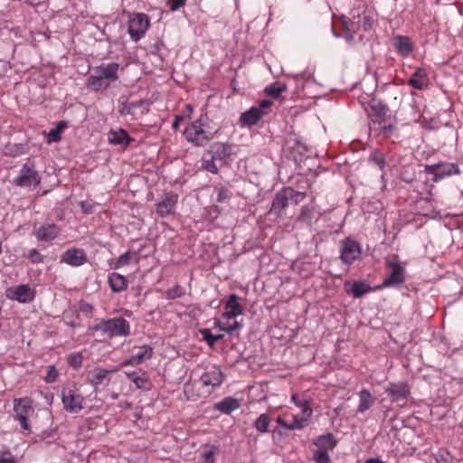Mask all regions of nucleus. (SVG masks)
Masks as SVG:
<instances>
[{
  "mask_svg": "<svg viewBox=\"0 0 463 463\" xmlns=\"http://www.w3.org/2000/svg\"><path fill=\"white\" fill-rule=\"evenodd\" d=\"M93 329L103 332L109 337L127 336L130 333L129 323L123 317L101 320Z\"/></svg>",
  "mask_w": 463,
  "mask_h": 463,
  "instance_id": "obj_1",
  "label": "nucleus"
},
{
  "mask_svg": "<svg viewBox=\"0 0 463 463\" xmlns=\"http://www.w3.org/2000/svg\"><path fill=\"white\" fill-rule=\"evenodd\" d=\"M207 119L206 116H202L185 128L184 136L189 142L195 146H204L213 138V133L203 128Z\"/></svg>",
  "mask_w": 463,
  "mask_h": 463,
  "instance_id": "obj_2",
  "label": "nucleus"
},
{
  "mask_svg": "<svg viewBox=\"0 0 463 463\" xmlns=\"http://www.w3.org/2000/svg\"><path fill=\"white\" fill-rule=\"evenodd\" d=\"M149 26V20L147 15L144 14H137L130 18L128 23V33L132 40L138 41L146 33Z\"/></svg>",
  "mask_w": 463,
  "mask_h": 463,
  "instance_id": "obj_3",
  "label": "nucleus"
},
{
  "mask_svg": "<svg viewBox=\"0 0 463 463\" xmlns=\"http://www.w3.org/2000/svg\"><path fill=\"white\" fill-rule=\"evenodd\" d=\"M362 250L360 244L349 238L342 242L340 259L345 264H351L361 255Z\"/></svg>",
  "mask_w": 463,
  "mask_h": 463,
  "instance_id": "obj_4",
  "label": "nucleus"
},
{
  "mask_svg": "<svg viewBox=\"0 0 463 463\" xmlns=\"http://www.w3.org/2000/svg\"><path fill=\"white\" fill-rule=\"evenodd\" d=\"M14 402V411L15 419L21 422V426L24 430H29L30 427L27 418L33 411L31 406V402L28 399H21L15 400Z\"/></svg>",
  "mask_w": 463,
  "mask_h": 463,
  "instance_id": "obj_5",
  "label": "nucleus"
},
{
  "mask_svg": "<svg viewBox=\"0 0 463 463\" xmlns=\"http://www.w3.org/2000/svg\"><path fill=\"white\" fill-rule=\"evenodd\" d=\"M7 298L20 303H29L34 298V290L28 285H19L6 290Z\"/></svg>",
  "mask_w": 463,
  "mask_h": 463,
  "instance_id": "obj_6",
  "label": "nucleus"
},
{
  "mask_svg": "<svg viewBox=\"0 0 463 463\" xmlns=\"http://www.w3.org/2000/svg\"><path fill=\"white\" fill-rule=\"evenodd\" d=\"M40 177L33 167L24 165L20 171V175L15 178V184L19 186H31L32 184L37 185L40 184Z\"/></svg>",
  "mask_w": 463,
  "mask_h": 463,
  "instance_id": "obj_7",
  "label": "nucleus"
},
{
  "mask_svg": "<svg viewBox=\"0 0 463 463\" xmlns=\"http://www.w3.org/2000/svg\"><path fill=\"white\" fill-rule=\"evenodd\" d=\"M83 398L72 390L62 392L64 409L70 412H78L82 409Z\"/></svg>",
  "mask_w": 463,
  "mask_h": 463,
  "instance_id": "obj_8",
  "label": "nucleus"
},
{
  "mask_svg": "<svg viewBox=\"0 0 463 463\" xmlns=\"http://www.w3.org/2000/svg\"><path fill=\"white\" fill-rule=\"evenodd\" d=\"M387 264L392 271L383 280V286L390 287L402 284L404 280V269L398 262L387 261Z\"/></svg>",
  "mask_w": 463,
  "mask_h": 463,
  "instance_id": "obj_9",
  "label": "nucleus"
},
{
  "mask_svg": "<svg viewBox=\"0 0 463 463\" xmlns=\"http://www.w3.org/2000/svg\"><path fill=\"white\" fill-rule=\"evenodd\" d=\"M386 392L389 394L392 402H405V400L410 394V389L405 383H390L386 388Z\"/></svg>",
  "mask_w": 463,
  "mask_h": 463,
  "instance_id": "obj_10",
  "label": "nucleus"
},
{
  "mask_svg": "<svg viewBox=\"0 0 463 463\" xmlns=\"http://www.w3.org/2000/svg\"><path fill=\"white\" fill-rule=\"evenodd\" d=\"M265 114L266 111L262 110L260 108L252 107L241 115L240 124L241 127L254 126Z\"/></svg>",
  "mask_w": 463,
  "mask_h": 463,
  "instance_id": "obj_11",
  "label": "nucleus"
},
{
  "mask_svg": "<svg viewBox=\"0 0 463 463\" xmlns=\"http://www.w3.org/2000/svg\"><path fill=\"white\" fill-rule=\"evenodd\" d=\"M223 375L219 368L213 367L201 376V383L203 386L214 388L222 383Z\"/></svg>",
  "mask_w": 463,
  "mask_h": 463,
  "instance_id": "obj_12",
  "label": "nucleus"
},
{
  "mask_svg": "<svg viewBox=\"0 0 463 463\" xmlns=\"http://www.w3.org/2000/svg\"><path fill=\"white\" fill-rule=\"evenodd\" d=\"M87 260L86 254L80 249H70L61 256V261L71 266H80Z\"/></svg>",
  "mask_w": 463,
  "mask_h": 463,
  "instance_id": "obj_13",
  "label": "nucleus"
},
{
  "mask_svg": "<svg viewBox=\"0 0 463 463\" xmlns=\"http://www.w3.org/2000/svg\"><path fill=\"white\" fill-rule=\"evenodd\" d=\"M177 202V195L174 194H168L163 200L156 203V213L161 217L170 214Z\"/></svg>",
  "mask_w": 463,
  "mask_h": 463,
  "instance_id": "obj_14",
  "label": "nucleus"
},
{
  "mask_svg": "<svg viewBox=\"0 0 463 463\" xmlns=\"http://www.w3.org/2000/svg\"><path fill=\"white\" fill-rule=\"evenodd\" d=\"M288 193H291L289 191V189H282L281 191H279L273 202H272V206H271V209H270V213H275L277 215H280L281 214V212L288 206L289 205V203H288V199H290L291 197H288V194H289Z\"/></svg>",
  "mask_w": 463,
  "mask_h": 463,
  "instance_id": "obj_15",
  "label": "nucleus"
},
{
  "mask_svg": "<svg viewBox=\"0 0 463 463\" xmlns=\"http://www.w3.org/2000/svg\"><path fill=\"white\" fill-rule=\"evenodd\" d=\"M426 171L435 175V181H437L439 178H442L444 175H449L452 173L458 174L459 172L458 168L455 165H427Z\"/></svg>",
  "mask_w": 463,
  "mask_h": 463,
  "instance_id": "obj_16",
  "label": "nucleus"
},
{
  "mask_svg": "<svg viewBox=\"0 0 463 463\" xmlns=\"http://www.w3.org/2000/svg\"><path fill=\"white\" fill-rule=\"evenodd\" d=\"M238 299L239 298L235 294L230 296L228 301L225 304L227 312L224 314V316L227 318H235L238 315L242 313L243 309L242 307L238 303Z\"/></svg>",
  "mask_w": 463,
  "mask_h": 463,
  "instance_id": "obj_17",
  "label": "nucleus"
},
{
  "mask_svg": "<svg viewBox=\"0 0 463 463\" xmlns=\"http://www.w3.org/2000/svg\"><path fill=\"white\" fill-rule=\"evenodd\" d=\"M393 46L402 56L409 55L412 51V44L409 37L396 35L392 42Z\"/></svg>",
  "mask_w": 463,
  "mask_h": 463,
  "instance_id": "obj_18",
  "label": "nucleus"
},
{
  "mask_svg": "<svg viewBox=\"0 0 463 463\" xmlns=\"http://www.w3.org/2000/svg\"><path fill=\"white\" fill-rule=\"evenodd\" d=\"M152 354H153L152 347L145 345L141 348V350L137 354H136L135 355H132L128 360H126L122 364V365L127 366L129 364H142L145 360L151 358Z\"/></svg>",
  "mask_w": 463,
  "mask_h": 463,
  "instance_id": "obj_19",
  "label": "nucleus"
},
{
  "mask_svg": "<svg viewBox=\"0 0 463 463\" xmlns=\"http://www.w3.org/2000/svg\"><path fill=\"white\" fill-rule=\"evenodd\" d=\"M109 283L114 292H120L127 288V279L121 274L113 272L109 277Z\"/></svg>",
  "mask_w": 463,
  "mask_h": 463,
  "instance_id": "obj_20",
  "label": "nucleus"
},
{
  "mask_svg": "<svg viewBox=\"0 0 463 463\" xmlns=\"http://www.w3.org/2000/svg\"><path fill=\"white\" fill-rule=\"evenodd\" d=\"M241 403L237 399L232 397H227L223 399L222 402L216 403L214 407L215 409L223 413L230 414L232 411L238 409Z\"/></svg>",
  "mask_w": 463,
  "mask_h": 463,
  "instance_id": "obj_21",
  "label": "nucleus"
},
{
  "mask_svg": "<svg viewBox=\"0 0 463 463\" xmlns=\"http://www.w3.org/2000/svg\"><path fill=\"white\" fill-rule=\"evenodd\" d=\"M59 228L55 224L43 226L37 231V237L41 241H52L57 237Z\"/></svg>",
  "mask_w": 463,
  "mask_h": 463,
  "instance_id": "obj_22",
  "label": "nucleus"
},
{
  "mask_svg": "<svg viewBox=\"0 0 463 463\" xmlns=\"http://www.w3.org/2000/svg\"><path fill=\"white\" fill-rule=\"evenodd\" d=\"M312 415V409L306 407L302 410L301 415H295L292 423H290L289 430H300L304 427V423L308 420Z\"/></svg>",
  "mask_w": 463,
  "mask_h": 463,
  "instance_id": "obj_23",
  "label": "nucleus"
},
{
  "mask_svg": "<svg viewBox=\"0 0 463 463\" xmlns=\"http://www.w3.org/2000/svg\"><path fill=\"white\" fill-rule=\"evenodd\" d=\"M314 444L318 448V449L328 451L329 449H333L335 448L336 441L333 434L329 433L318 437Z\"/></svg>",
  "mask_w": 463,
  "mask_h": 463,
  "instance_id": "obj_24",
  "label": "nucleus"
},
{
  "mask_svg": "<svg viewBox=\"0 0 463 463\" xmlns=\"http://www.w3.org/2000/svg\"><path fill=\"white\" fill-rule=\"evenodd\" d=\"M340 22L342 24L343 30L345 31L346 40L352 42L354 40V33L359 27L357 23L350 20L345 15L340 17Z\"/></svg>",
  "mask_w": 463,
  "mask_h": 463,
  "instance_id": "obj_25",
  "label": "nucleus"
},
{
  "mask_svg": "<svg viewBox=\"0 0 463 463\" xmlns=\"http://www.w3.org/2000/svg\"><path fill=\"white\" fill-rule=\"evenodd\" d=\"M109 143L116 145H127L130 141V137L127 131L119 129L118 131H109L108 134Z\"/></svg>",
  "mask_w": 463,
  "mask_h": 463,
  "instance_id": "obj_26",
  "label": "nucleus"
},
{
  "mask_svg": "<svg viewBox=\"0 0 463 463\" xmlns=\"http://www.w3.org/2000/svg\"><path fill=\"white\" fill-rule=\"evenodd\" d=\"M427 75L421 69L417 70L409 80V84L415 89L422 90L427 85Z\"/></svg>",
  "mask_w": 463,
  "mask_h": 463,
  "instance_id": "obj_27",
  "label": "nucleus"
},
{
  "mask_svg": "<svg viewBox=\"0 0 463 463\" xmlns=\"http://www.w3.org/2000/svg\"><path fill=\"white\" fill-rule=\"evenodd\" d=\"M118 65L117 63H110L105 67H99L96 73L103 76V78L109 82L117 79V71Z\"/></svg>",
  "mask_w": 463,
  "mask_h": 463,
  "instance_id": "obj_28",
  "label": "nucleus"
},
{
  "mask_svg": "<svg viewBox=\"0 0 463 463\" xmlns=\"http://www.w3.org/2000/svg\"><path fill=\"white\" fill-rule=\"evenodd\" d=\"M67 121H59L54 128H52L48 133L44 132L47 136V142H58L61 140V132L67 128Z\"/></svg>",
  "mask_w": 463,
  "mask_h": 463,
  "instance_id": "obj_29",
  "label": "nucleus"
},
{
  "mask_svg": "<svg viewBox=\"0 0 463 463\" xmlns=\"http://www.w3.org/2000/svg\"><path fill=\"white\" fill-rule=\"evenodd\" d=\"M87 84L93 90H99L102 89H106L109 86V82L103 78V76L96 73L91 75L87 80Z\"/></svg>",
  "mask_w": 463,
  "mask_h": 463,
  "instance_id": "obj_30",
  "label": "nucleus"
},
{
  "mask_svg": "<svg viewBox=\"0 0 463 463\" xmlns=\"http://www.w3.org/2000/svg\"><path fill=\"white\" fill-rule=\"evenodd\" d=\"M371 290V287L360 281H354L349 289H346L347 293L352 294L354 298H361L365 293Z\"/></svg>",
  "mask_w": 463,
  "mask_h": 463,
  "instance_id": "obj_31",
  "label": "nucleus"
},
{
  "mask_svg": "<svg viewBox=\"0 0 463 463\" xmlns=\"http://www.w3.org/2000/svg\"><path fill=\"white\" fill-rule=\"evenodd\" d=\"M373 402V397H372L371 393L369 392V391H367V390L361 391L360 404L358 407V411L360 412H364V411H367L370 408V406L372 405Z\"/></svg>",
  "mask_w": 463,
  "mask_h": 463,
  "instance_id": "obj_32",
  "label": "nucleus"
},
{
  "mask_svg": "<svg viewBox=\"0 0 463 463\" xmlns=\"http://www.w3.org/2000/svg\"><path fill=\"white\" fill-rule=\"evenodd\" d=\"M108 371L100 368H96L89 373V381L93 384L97 385L100 383L108 375Z\"/></svg>",
  "mask_w": 463,
  "mask_h": 463,
  "instance_id": "obj_33",
  "label": "nucleus"
},
{
  "mask_svg": "<svg viewBox=\"0 0 463 463\" xmlns=\"http://www.w3.org/2000/svg\"><path fill=\"white\" fill-rule=\"evenodd\" d=\"M199 332L210 347H213L215 343L223 337L222 335H213L208 328L200 329Z\"/></svg>",
  "mask_w": 463,
  "mask_h": 463,
  "instance_id": "obj_34",
  "label": "nucleus"
},
{
  "mask_svg": "<svg viewBox=\"0 0 463 463\" xmlns=\"http://www.w3.org/2000/svg\"><path fill=\"white\" fill-rule=\"evenodd\" d=\"M372 110L377 118L379 123L384 120L386 114L389 110L388 107L381 102H376L372 105Z\"/></svg>",
  "mask_w": 463,
  "mask_h": 463,
  "instance_id": "obj_35",
  "label": "nucleus"
},
{
  "mask_svg": "<svg viewBox=\"0 0 463 463\" xmlns=\"http://www.w3.org/2000/svg\"><path fill=\"white\" fill-rule=\"evenodd\" d=\"M269 418L267 414H260L255 420L254 426L260 432H267L269 430Z\"/></svg>",
  "mask_w": 463,
  "mask_h": 463,
  "instance_id": "obj_36",
  "label": "nucleus"
},
{
  "mask_svg": "<svg viewBox=\"0 0 463 463\" xmlns=\"http://www.w3.org/2000/svg\"><path fill=\"white\" fill-rule=\"evenodd\" d=\"M286 189H289V191L291 193H289L290 194H288V197H291L290 199H288V203L289 204H294V205H297L300 202L303 201V199L305 198L306 194L305 193H302V192H298V191H295L293 188L291 187H287Z\"/></svg>",
  "mask_w": 463,
  "mask_h": 463,
  "instance_id": "obj_37",
  "label": "nucleus"
},
{
  "mask_svg": "<svg viewBox=\"0 0 463 463\" xmlns=\"http://www.w3.org/2000/svg\"><path fill=\"white\" fill-rule=\"evenodd\" d=\"M218 451L216 447H212L209 450L201 454L198 463H213L214 455Z\"/></svg>",
  "mask_w": 463,
  "mask_h": 463,
  "instance_id": "obj_38",
  "label": "nucleus"
},
{
  "mask_svg": "<svg viewBox=\"0 0 463 463\" xmlns=\"http://www.w3.org/2000/svg\"><path fill=\"white\" fill-rule=\"evenodd\" d=\"M135 255L133 251H127L126 253L119 256L115 264V269H118L121 266L128 265L130 263L132 257Z\"/></svg>",
  "mask_w": 463,
  "mask_h": 463,
  "instance_id": "obj_39",
  "label": "nucleus"
},
{
  "mask_svg": "<svg viewBox=\"0 0 463 463\" xmlns=\"http://www.w3.org/2000/svg\"><path fill=\"white\" fill-rule=\"evenodd\" d=\"M285 89H286L285 87L276 86V85L272 84L265 89V92L268 95L272 96L275 99H278L279 97L280 93Z\"/></svg>",
  "mask_w": 463,
  "mask_h": 463,
  "instance_id": "obj_40",
  "label": "nucleus"
},
{
  "mask_svg": "<svg viewBox=\"0 0 463 463\" xmlns=\"http://www.w3.org/2000/svg\"><path fill=\"white\" fill-rule=\"evenodd\" d=\"M314 459L317 463H330L327 451L318 449L314 454Z\"/></svg>",
  "mask_w": 463,
  "mask_h": 463,
  "instance_id": "obj_41",
  "label": "nucleus"
},
{
  "mask_svg": "<svg viewBox=\"0 0 463 463\" xmlns=\"http://www.w3.org/2000/svg\"><path fill=\"white\" fill-rule=\"evenodd\" d=\"M184 294L183 288L180 286H175L166 292V298L168 299H175L180 298Z\"/></svg>",
  "mask_w": 463,
  "mask_h": 463,
  "instance_id": "obj_42",
  "label": "nucleus"
},
{
  "mask_svg": "<svg viewBox=\"0 0 463 463\" xmlns=\"http://www.w3.org/2000/svg\"><path fill=\"white\" fill-rule=\"evenodd\" d=\"M69 364L74 368H78L81 365L82 356L80 354H72L68 359Z\"/></svg>",
  "mask_w": 463,
  "mask_h": 463,
  "instance_id": "obj_43",
  "label": "nucleus"
},
{
  "mask_svg": "<svg viewBox=\"0 0 463 463\" xmlns=\"http://www.w3.org/2000/svg\"><path fill=\"white\" fill-rule=\"evenodd\" d=\"M437 463H454L453 458L449 452H439L436 458Z\"/></svg>",
  "mask_w": 463,
  "mask_h": 463,
  "instance_id": "obj_44",
  "label": "nucleus"
},
{
  "mask_svg": "<svg viewBox=\"0 0 463 463\" xmlns=\"http://www.w3.org/2000/svg\"><path fill=\"white\" fill-rule=\"evenodd\" d=\"M371 158L381 169L383 168V166L385 165V161L381 153H379L377 151L373 152L371 156Z\"/></svg>",
  "mask_w": 463,
  "mask_h": 463,
  "instance_id": "obj_45",
  "label": "nucleus"
},
{
  "mask_svg": "<svg viewBox=\"0 0 463 463\" xmlns=\"http://www.w3.org/2000/svg\"><path fill=\"white\" fill-rule=\"evenodd\" d=\"M186 0H167L171 11H176L185 5Z\"/></svg>",
  "mask_w": 463,
  "mask_h": 463,
  "instance_id": "obj_46",
  "label": "nucleus"
},
{
  "mask_svg": "<svg viewBox=\"0 0 463 463\" xmlns=\"http://www.w3.org/2000/svg\"><path fill=\"white\" fill-rule=\"evenodd\" d=\"M58 377V372L54 366H50L45 380L47 383H53Z\"/></svg>",
  "mask_w": 463,
  "mask_h": 463,
  "instance_id": "obj_47",
  "label": "nucleus"
},
{
  "mask_svg": "<svg viewBox=\"0 0 463 463\" xmlns=\"http://www.w3.org/2000/svg\"><path fill=\"white\" fill-rule=\"evenodd\" d=\"M291 400L298 407L301 408V410L306 409V407H310L307 400H298L296 394L291 396Z\"/></svg>",
  "mask_w": 463,
  "mask_h": 463,
  "instance_id": "obj_48",
  "label": "nucleus"
},
{
  "mask_svg": "<svg viewBox=\"0 0 463 463\" xmlns=\"http://www.w3.org/2000/svg\"><path fill=\"white\" fill-rule=\"evenodd\" d=\"M241 326V325L236 321H234L232 324L231 325H226L224 326H221L220 329L222 331H224V332H227L229 334H231L232 332H233L234 330H237L239 329L240 327Z\"/></svg>",
  "mask_w": 463,
  "mask_h": 463,
  "instance_id": "obj_49",
  "label": "nucleus"
},
{
  "mask_svg": "<svg viewBox=\"0 0 463 463\" xmlns=\"http://www.w3.org/2000/svg\"><path fill=\"white\" fill-rule=\"evenodd\" d=\"M29 259L33 263H38L43 260V257L37 250H32L29 252Z\"/></svg>",
  "mask_w": 463,
  "mask_h": 463,
  "instance_id": "obj_50",
  "label": "nucleus"
},
{
  "mask_svg": "<svg viewBox=\"0 0 463 463\" xmlns=\"http://www.w3.org/2000/svg\"><path fill=\"white\" fill-rule=\"evenodd\" d=\"M229 197V191L225 188H221L218 193V202H223Z\"/></svg>",
  "mask_w": 463,
  "mask_h": 463,
  "instance_id": "obj_51",
  "label": "nucleus"
},
{
  "mask_svg": "<svg viewBox=\"0 0 463 463\" xmlns=\"http://www.w3.org/2000/svg\"><path fill=\"white\" fill-rule=\"evenodd\" d=\"M132 381L135 383L137 388H144L145 383H146V380L143 377H134Z\"/></svg>",
  "mask_w": 463,
  "mask_h": 463,
  "instance_id": "obj_52",
  "label": "nucleus"
},
{
  "mask_svg": "<svg viewBox=\"0 0 463 463\" xmlns=\"http://www.w3.org/2000/svg\"><path fill=\"white\" fill-rule=\"evenodd\" d=\"M393 129L392 125L383 126L381 129V131L384 134L385 137H388Z\"/></svg>",
  "mask_w": 463,
  "mask_h": 463,
  "instance_id": "obj_53",
  "label": "nucleus"
},
{
  "mask_svg": "<svg viewBox=\"0 0 463 463\" xmlns=\"http://www.w3.org/2000/svg\"><path fill=\"white\" fill-rule=\"evenodd\" d=\"M206 169L211 173L216 174L218 169L213 161L206 163Z\"/></svg>",
  "mask_w": 463,
  "mask_h": 463,
  "instance_id": "obj_54",
  "label": "nucleus"
},
{
  "mask_svg": "<svg viewBox=\"0 0 463 463\" xmlns=\"http://www.w3.org/2000/svg\"><path fill=\"white\" fill-rule=\"evenodd\" d=\"M0 463H15L14 458L12 456L5 457L0 456Z\"/></svg>",
  "mask_w": 463,
  "mask_h": 463,
  "instance_id": "obj_55",
  "label": "nucleus"
},
{
  "mask_svg": "<svg viewBox=\"0 0 463 463\" xmlns=\"http://www.w3.org/2000/svg\"><path fill=\"white\" fill-rule=\"evenodd\" d=\"M372 26L371 19L368 16L364 17L363 27L366 31Z\"/></svg>",
  "mask_w": 463,
  "mask_h": 463,
  "instance_id": "obj_56",
  "label": "nucleus"
},
{
  "mask_svg": "<svg viewBox=\"0 0 463 463\" xmlns=\"http://www.w3.org/2000/svg\"><path fill=\"white\" fill-rule=\"evenodd\" d=\"M272 102L270 100L264 99L260 101V106L258 108H260L262 110H264L265 109L269 108Z\"/></svg>",
  "mask_w": 463,
  "mask_h": 463,
  "instance_id": "obj_57",
  "label": "nucleus"
},
{
  "mask_svg": "<svg viewBox=\"0 0 463 463\" xmlns=\"http://www.w3.org/2000/svg\"><path fill=\"white\" fill-rule=\"evenodd\" d=\"M277 422L282 426L283 428H285L286 430H289V427H290V424H288V422H286L282 418L279 417L277 419Z\"/></svg>",
  "mask_w": 463,
  "mask_h": 463,
  "instance_id": "obj_58",
  "label": "nucleus"
},
{
  "mask_svg": "<svg viewBox=\"0 0 463 463\" xmlns=\"http://www.w3.org/2000/svg\"><path fill=\"white\" fill-rule=\"evenodd\" d=\"M183 118H184L182 116H177L172 124L173 128H177L179 127L180 121L183 120Z\"/></svg>",
  "mask_w": 463,
  "mask_h": 463,
  "instance_id": "obj_59",
  "label": "nucleus"
},
{
  "mask_svg": "<svg viewBox=\"0 0 463 463\" xmlns=\"http://www.w3.org/2000/svg\"><path fill=\"white\" fill-rule=\"evenodd\" d=\"M365 463H384V462L381 461L378 458H370V459L366 460Z\"/></svg>",
  "mask_w": 463,
  "mask_h": 463,
  "instance_id": "obj_60",
  "label": "nucleus"
},
{
  "mask_svg": "<svg viewBox=\"0 0 463 463\" xmlns=\"http://www.w3.org/2000/svg\"><path fill=\"white\" fill-rule=\"evenodd\" d=\"M81 208H82L84 213H90V209L86 207V203L84 202L81 203Z\"/></svg>",
  "mask_w": 463,
  "mask_h": 463,
  "instance_id": "obj_61",
  "label": "nucleus"
},
{
  "mask_svg": "<svg viewBox=\"0 0 463 463\" xmlns=\"http://www.w3.org/2000/svg\"><path fill=\"white\" fill-rule=\"evenodd\" d=\"M92 308H93L92 306L87 304V305H85L84 310L89 311V310H92Z\"/></svg>",
  "mask_w": 463,
  "mask_h": 463,
  "instance_id": "obj_62",
  "label": "nucleus"
},
{
  "mask_svg": "<svg viewBox=\"0 0 463 463\" xmlns=\"http://www.w3.org/2000/svg\"><path fill=\"white\" fill-rule=\"evenodd\" d=\"M302 214H301V217H303V215L305 214L306 211H307V208L306 207H302Z\"/></svg>",
  "mask_w": 463,
  "mask_h": 463,
  "instance_id": "obj_63",
  "label": "nucleus"
},
{
  "mask_svg": "<svg viewBox=\"0 0 463 463\" xmlns=\"http://www.w3.org/2000/svg\"><path fill=\"white\" fill-rule=\"evenodd\" d=\"M186 108H187V109H188L190 112H192V111H193V108H192V106H191V105H187V106H186Z\"/></svg>",
  "mask_w": 463,
  "mask_h": 463,
  "instance_id": "obj_64",
  "label": "nucleus"
}]
</instances>
